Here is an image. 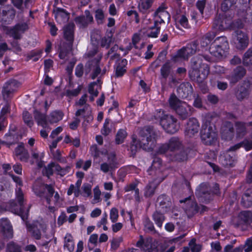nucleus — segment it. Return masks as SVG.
Here are the masks:
<instances>
[{
	"mask_svg": "<svg viewBox=\"0 0 252 252\" xmlns=\"http://www.w3.org/2000/svg\"><path fill=\"white\" fill-rule=\"evenodd\" d=\"M237 0H224L221 4V10L224 12L229 10L231 7L236 3Z\"/></svg>",
	"mask_w": 252,
	"mask_h": 252,
	"instance_id": "5fc2aeb1",
	"label": "nucleus"
},
{
	"mask_svg": "<svg viewBox=\"0 0 252 252\" xmlns=\"http://www.w3.org/2000/svg\"><path fill=\"white\" fill-rule=\"evenodd\" d=\"M196 195L200 198L202 202H209L213 199V193L210 185L206 183L200 184L196 191Z\"/></svg>",
	"mask_w": 252,
	"mask_h": 252,
	"instance_id": "1a4fd4ad",
	"label": "nucleus"
},
{
	"mask_svg": "<svg viewBox=\"0 0 252 252\" xmlns=\"http://www.w3.org/2000/svg\"><path fill=\"white\" fill-rule=\"evenodd\" d=\"M170 107L175 111L181 105L184 103V102L180 101L174 94H172L168 99Z\"/></svg>",
	"mask_w": 252,
	"mask_h": 252,
	"instance_id": "79ce46f5",
	"label": "nucleus"
},
{
	"mask_svg": "<svg viewBox=\"0 0 252 252\" xmlns=\"http://www.w3.org/2000/svg\"><path fill=\"white\" fill-rule=\"evenodd\" d=\"M156 189L155 184L153 183H150L145 188L144 196L146 197L152 196L155 193Z\"/></svg>",
	"mask_w": 252,
	"mask_h": 252,
	"instance_id": "603ef678",
	"label": "nucleus"
},
{
	"mask_svg": "<svg viewBox=\"0 0 252 252\" xmlns=\"http://www.w3.org/2000/svg\"><path fill=\"white\" fill-rule=\"evenodd\" d=\"M39 227L41 229L43 234L42 238H45L46 240H50L51 242L53 235L52 233H46V225L44 224L39 223Z\"/></svg>",
	"mask_w": 252,
	"mask_h": 252,
	"instance_id": "0e129e2a",
	"label": "nucleus"
},
{
	"mask_svg": "<svg viewBox=\"0 0 252 252\" xmlns=\"http://www.w3.org/2000/svg\"><path fill=\"white\" fill-rule=\"evenodd\" d=\"M216 36V34L215 32H209L206 33L201 39V45L202 47H206L211 43Z\"/></svg>",
	"mask_w": 252,
	"mask_h": 252,
	"instance_id": "a19ab883",
	"label": "nucleus"
},
{
	"mask_svg": "<svg viewBox=\"0 0 252 252\" xmlns=\"http://www.w3.org/2000/svg\"><path fill=\"white\" fill-rule=\"evenodd\" d=\"M202 73L198 74L194 77L190 78L192 80L195 81L198 85V86L203 94L208 93L209 89L207 86L206 79L209 74V68L205 66L201 69Z\"/></svg>",
	"mask_w": 252,
	"mask_h": 252,
	"instance_id": "9d476101",
	"label": "nucleus"
},
{
	"mask_svg": "<svg viewBox=\"0 0 252 252\" xmlns=\"http://www.w3.org/2000/svg\"><path fill=\"white\" fill-rule=\"evenodd\" d=\"M191 66L192 71L190 74V78L200 74L202 73L201 69L203 67L205 68V66L207 68H209L206 64H203L201 65V60L198 58H195L192 59Z\"/></svg>",
	"mask_w": 252,
	"mask_h": 252,
	"instance_id": "5701e85b",
	"label": "nucleus"
},
{
	"mask_svg": "<svg viewBox=\"0 0 252 252\" xmlns=\"http://www.w3.org/2000/svg\"><path fill=\"white\" fill-rule=\"evenodd\" d=\"M251 81L249 79H246L243 84L237 85L234 89V95L237 100L242 101L245 99L248 98L250 94V87L252 85Z\"/></svg>",
	"mask_w": 252,
	"mask_h": 252,
	"instance_id": "0eeeda50",
	"label": "nucleus"
},
{
	"mask_svg": "<svg viewBox=\"0 0 252 252\" xmlns=\"http://www.w3.org/2000/svg\"><path fill=\"white\" fill-rule=\"evenodd\" d=\"M99 59L88 62L85 65V73L86 75L92 71L91 75L92 79H94L101 72Z\"/></svg>",
	"mask_w": 252,
	"mask_h": 252,
	"instance_id": "4468645a",
	"label": "nucleus"
},
{
	"mask_svg": "<svg viewBox=\"0 0 252 252\" xmlns=\"http://www.w3.org/2000/svg\"><path fill=\"white\" fill-rule=\"evenodd\" d=\"M166 8L164 5H161L154 13V16L157 18L155 21H157L159 25L165 23L166 21L169 22L170 15L166 10Z\"/></svg>",
	"mask_w": 252,
	"mask_h": 252,
	"instance_id": "2eb2a0df",
	"label": "nucleus"
},
{
	"mask_svg": "<svg viewBox=\"0 0 252 252\" xmlns=\"http://www.w3.org/2000/svg\"><path fill=\"white\" fill-rule=\"evenodd\" d=\"M136 246L144 252H158L157 246L153 243V240L151 238L144 239L140 235V239L137 242Z\"/></svg>",
	"mask_w": 252,
	"mask_h": 252,
	"instance_id": "f8f14e48",
	"label": "nucleus"
},
{
	"mask_svg": "<svg viewBox=\"0 0 252 252\" xmlns=\"http://www.w3.org/2000/svg\"><path fill=\"white\" fill-rule=\"evenodd\" d=\"M227 51V50H223V48L220 47L218 48H216L215 49L213 50L212 44H211L209 48V52L210 54L218 58H220L223 56H225V53Z\"/></svg>",
	"mask_w": 252,
	"mask_h": 252,
	"instance_id": "a18cd8bd",
	"label": "nucleus"
},
{
	"mask_svg": "<svg viewBox=\"0 0 252 252\" xmlns=\"http://www.w3.org/2000/svg\"><path fill=\"white\" fill-rule=\"evenodd\" d=\"M245 252H250L252 251V236L248 238L244 245L242 246Z\"/></svg>",
	"mask_w": 252,
	"mask_h": 252,
	"instance_id": "774afa93",
	"label": "nucleus"
},
{
	"mask_svg": "<svg viewBox=\"0 0 252 252\" xmlns=\"http://www.w3.org/2000/svg\"><path fill=\"white\" fill-rule=\"evenodd\" d=\"M211 44H212L213 50L219 47L223 48V50H226L228 51L229 49L228 42L226 37L225 36L217 37Z\"/></svg>",
	"mask_w": 252,
	"mask_h": 252,
	"instance_id": "72a5a7b5",
	"label": "nucleus"
},
{
	"mask_svg": "<svg viewBox=\"0 0 252 252\" xmlns=\"http://www.w3.org/2000/svg\"><path fill=\"white\" fill-rule=\"evenodd\" d=\"M110 119H106L103 125V128L101 129V133L103 135H107L111 131V126H109Z\"/></svg>",
	"mask_w": 252,
	"mask_h": 252,
	"instance_id": "338daca9",
	"label": "nucleus"
},
{
	"mask_svg": "<svg viewBox=\"0 0 252 252\" xmlns=\"http://www.w3.org/2000/svg\"><path fill=\"white\" fill-rule=\"evenodd\" d=\"M32 189L37 196L44 198L47 203L50 204L51 198L53 197L55 192L52 185L45 184L39 181H36L33 185Z\"/></svg>",
	"mask_w": 252,
	"mask_h": 252,
	"instance_id": "7ed1b4c3",
	"label": "nucleus"
},
{
	"mask_svg": "<svg viewBox=\"0 0 252 252\" xmlns=\"http://www.w3.org/2000/svg\"><path fill=\"white\" fill-rule=\"evenodd\" d=\"M64 247H66L70 252H72L74 249V243L72 237L69 235L65 237Z\"/></svg>",
	"mask_w": 252,
	"mask_h": 252,
	"instance_id": "6e6d98bb",
	"label": "nucleus"
},
{
	"mask_svg": "<svg viewBox=\"0 0 252 252\" xmlns=\"http://www.w3.org/2000/svg\"><path fill=\"white\" fill-rule=\"evenodd\" d=\"M0 229L4 237L11 239L13 237L12 226L7 218H2L0 220Z\"/></svg>",
	"mask_w": 252,
	"mask_h": 252,
	"instance_id": "a211bd4d",
	"label": "nucleus"
},
{
	"mask_svg": "<svg viewBox=\"0 0 252 252\" xmlns=\"http://www.w3.org/2000/svg\"><path fill=\"white\" fill-rule=\"evenodd\" d=\"M218 134L215 127L206 122L202 126L200 131V137L202 143L205 145H213L217 140Z\"/></svg>",
	"mask_w": 252,
	"mask_h": 252,
	"instance_id": "20e7f679",
	"label": "nucleus"
},
{
	"mask_svg": "<svg viewBox=\"0 0 252 252\" xmlns=\"http://www.w3.org/2000/svg\"><path fill=\"white\" fill-rule=\"evenodd\" d=\"M98 235L96 234H93L91 235L88 244V247L90 251L92 250L93 248L96 245Z\"/></svg>",
	"mask_w": 252,
	"mask_h": 252,
	"instance_id": "e2e57ef3",
	"label": "nucleus"
},
{
	"mask_svg": "<svg viewBox=\"0 0 252 252\" xmlns=\"http://www.w3.org/2000/svg\"><path fill=\"white\" fill-rule=\"evenodd\" d=\"M183 143L181 139L176 136L171 137L168 141L160 145L157 151V153L159 154H164L167 151L174 153L176 151L180 150L183 148Z\"/></svg>",
	"mask_w": 252,
	"mask_h": 252,
	"instance_id": "39448f33",
	"label": "nucleus"
},
{
	"mask_svg": "<svg viewBox=\"0 0 252 252\" xmlns=\"http://www.w3.org/2000/svg\"><path fill=\"white\" fill-rule=\"evenodd\" d=\"M220 162L224 167H230L234 166V158L229 154H225L220 158Z\"/></svg>",
	"mask_w": 252,
	"mask_h": 252,
	"instance_id": "ea45409f",
	"label": "nucleus"
},
{
	"mask_svg": "<svg viewBox=\"0 0 252 252\" xmlns=\"http://www.w3.org/2000/svg\"><path fill=\"white\" fill-rule=\"evenodd\" d=\"M187 107H188V104L185 102L175 110L177 114L182 119H186L188 116V113L186 109Z\"/></svg>",
	"mask_w": 252,
	"mask_h": 252,
	"instance_id": "8fccbe9b",
	"label": "nucleus"
},
{
	"mask_svg": "<svg viewBox=\"0 0 252 252\" xmlns=\"http://www.w3.org/2000/svg\"><path fill=\"white\" fill-rule=\"evenodd\" d=\"M140 140L133 139L130 150L133 156L137 151L142 148L146 151H152L156 147L157 140L159 136V131L153 126H147L142 128L139 132Z\"/></svg>",
	"mask_w": 252,
	"mask_h": 252,
	"instance_id": "f257e3e1",
	"label": "nucleus"
},
{
	"mask_svg": "<svg viewBox=\"0 0 252 252\" xmlns=\"http://www.w3.org/2000/svg\"><path fill=\"white\" fill-rule=\"evenodd\" d=\"M242 61L243 64L246 66L252 65V47L249 48L247 52L245 53L243 57Z\"/></svg>",
	"mask_w": 252,
	"mask_h": 252,
	"instance_id": "49530a36",
	"label": "nucleus"
},
{
	"mask_svg": "<svg viewBox=\"0 0 252 252\" xmlns=\"http://www.w3.org/2000/svg\"><path fill=\"white\" fill-rule=\"evenodd\" d=\"M238 221L233 222L235 227H238L241 224L250 225L252 222V212L249 211L241 212L238 216Z\"/></svg>",
	"mask_w": 252,
	"mask_h": 252,
	"instance_id": "f3484780",
	"label": "nucleus"
},
{
	"mask_svg": "<svg viewBox=\"0 0 252 252\" xmlns=\"http://www.w3.org/2000/svg\"><path fill=\"white\" fill-rule=\"evenodd\" d=\"M236 34L237 36V40L238 41L237 48L240 50H244L248 45V37L244 32L241 31H237Z\"/></svg>",
	"mask_w": 252,
	"mask_h": 252,
	"instance_id": "bb28decb",
	"label": "nucleus"
},
{
	"mask_svg": "<svg viewBox=\"0 0 252 252\" xmlns=\"http://www.w3.org/2000/svg\"><path fill=\"white\" fill-rule=\"evenodd\" d=\"M55 18L60 23L65 22L69 18L68 13L63 9L58 8L54 11Z\"/></svg>",
	"mask_w": 252,
	"mask_h": 252,
	"instance_id": "473e14b6",
	"label": "nucleus"
},
{
	"mask_svg": "<svg viewBox=\"0 0 252 252\" xmlns=\"http://www.w3.org/2000/svg\"><path fill=\"white\" fill-rule=\"evenodd\" d=\"M172 71V65L169 61L165 62L161 66L160 72V80L161 81L163 80L164 82H166L167 78L170 75Z\"/></svg>",
	"mask_w": 252,
	"mask_h": 252,
	"instance_id": "2f4dec72",
	"label": "nucleus"
},
{
	"mask_svg": "<svg viewBox=\"0 0 252 252\" xmlns=\"http://www.w3.org/2000/svg\"><path fill=\"white\" fill-rule=\"evenodd\" d=\"M237 138H242L247 133L246 123L242 122H236L235 123Z\"/></svg>",
	"mask_w": 252,
	"mask_h": 252,
	"instance_id": "e433bc0d",
	"label": "nucleus"
},
{
	"mask_svg": "<svg viewBox=\"0 0 252 252\" xmlns=\"http://www.w3.org/2000/svg\"><path fill=\"white\" fill-rule=\"evenodd\" d=\"M164 168L161 159L158 157H155L154 158L151 166L147 170V172L150 175L154 177L155 180L160 183L164 179L163 175Z\"/></svg>",
	"mask_w": 252,
	"mask_h": 252,
	"instance_id": "423d86ee",
	"label": "nucleus"
},
{
	"mask_svg": "<svg viewBox=\"0 0 252 252\" xmlns=\"http://www.w3.org/2000/svg\"><path fill=\"white\" fill-rule=\"evenodd\" d=\"M72 45L70 43L63 45L59 53V57L61 59H64L67 54L72 50Z\"/></svg>",
	"mask_w": 252,
	"mask_h": 252,
	"instance_id": "864d4df0",
	"label": "nucleus"
},
{
	"mask_svg": "<svg viewBox=\"0 0 252 252\" xmlns=\"http://www.w3.org/2000/svg\"><path fill=\"white\" fill-rule=\"evenodd\" d=\"M157 203L159 205V208L163 212H167L170 210L171 203L168 198L165 194L159 195L157 198Z\"/></svg>",
	"mask_w": 252,
	"mask_h": 252,
	"instance_id": "393cba45",
	"label": "nucleus"
},
{
	"mask_svg": "<svg viewBox=\"0 0 252 252\" xmlns=\"http://www.w3.org/2000/svg\"><path fill=\"white\" fill-rule=\"evenodd\" d=\"M32 236L36 240H39L41 238V229L39 227V224L32 227L31 230Z\"/></svg>",
	"mask_w": 252,
	"mask_h": 252,
	"instance_id": "13d9d810",
	"label": "nucleus"
},
{
	"mask_svg": "<svg viewBox=\"0 0 252 252\" xmlns=\"http://www.w3.org/2000/svg\"><path fill=\"white\" fill-rule=\"evenodd\" d=\"M33 116L38 125L41 126L43 127H46L48 125V118L46 114L35 109L33 111Z\"/></svg>",
	"mask_w": 252,
	"mask_h": 252,
	"instance_id": "7c9ffc66",
	"label": "nucleus"
},
{
	"mask_svg": "<svg viewBox=\"0 0 252 252\" xmlns=\"http://www.w3.org/2000/svg\"><path fill=\"white\" fill-rule=\"evenodd\" d=\"M199 129V124L197 119L194 118L190 119V134H197Z\"/></svg>",
	"mask_w": 252,
	"mask_h": 252,
	"instance_id": "09e8293b",
	"label": "nucleus"
},
{
	"mask_svg": "<svg viewBox=\"0 0 252 252\" xmlns=\"http://www.w3.org/2000/svg\"><path fill=\"white\" fill-rule=\"evenodd\" d=\"M127 61L123 59L116 63L115 65V75L117 77L122 76L126 71Z\"/></svg>",
	"mask_w": 252,
	"mask_h": 252,
	"instance_id": "c9c22d12",
	"label": "nucleus"
},
{
	"mask_svg": "<svg viewBox=\"0 0 252 252\" xmlns=\"http://www.w3.org/2000/svg\"><path fill=\"white\" fill-rule=\"evenodd\" d=\"M28 29V25L27 23H18L9 30V34H10L14 39H20L21 34Z\"/></svg>",
	"mask_w": 252,
	"mask_h": 252,
	"instance_id": "412c9836",
	"label": "nucleus"
},
{
	"mask_svg": "<svg viewBox=\"0 0 252 252\" xmlns=\"http://www.w3.org/2000/svg\"><path fill=\"white\" fill-rule=\"evenodd\" d=\"M15 155L18 157L19 159L22 161L27 162L29 158V154L27 150L25 148L23 143H20L15 149Z\"/></svg>",
	"mask_w": 252,
	"mask_h": 252,
	"instance_id": "b1692460",
	"label": "nucleus"
},
{
	"mask_svg": "<svg viewBox=\"0 0 252 252\" xmlns=\"http://www.w3.org/2000/svg\"><path fill=\"white\" fill-rule=\"evenodd\" d=\"M157 21H154L153 26L147 28L145 31V34L148 37L156 38L158 36L160 31V26Z\"/></svg>",
	"mask_w": 252,
	"mask_h": 252,
	"instance_id": "c85d7f7f",
	"label": "nucleus"
},
{
	"mask_svg": "<svg viewBox=\"0 0 252 252\" xmlns=\"http://www.w3.org/2000/svg\"><path fill=\"white\" fill-rule=\"evenodd\" d=\"M31 155L32 160L31 161V163L33 164L35 162L39 167H42L43 165L42 159L44 157V154L42 152H38L36 150H32Z\"/></svg>",
	"mask_w": 252,
	"mask_h": 252,
	"instance_id": "c756f323",
	"label": "nucleus"
},
{
	"mask_svg": "<svg viewBox=\"0 0 252 252\" xmlns=\"http://www.w3.org/2000/svg\"><path fill=\"white\" fill-rule=\"evenodd\" d=\"M246 72V69L242 66L236 67L229 76L230 84L233 85L236 84L245 76Z\"/></svg>",
	"mask_w": 252,
	"mask_h": 252,
	"instance_id": "6ab92c4d",
	"label": "nucleus"
},
{
	"mask_svg": "<svg viewBox=\"0 0 252 252\" xmlns=\"http://www.w3.org/2000/svg\"><path fill=\"white\" fill-rule=\"evenodd\" d=\"M63 113L61 111H55L52 112L48 117V123H55L62 119Z\"/></svg>",
	"mask_w": 252,
	"mask_h": 252,
	"instance_id": "37998d69",
	"label": "nucleus"
},
{
	"mask_svg": "<svg viewBox=\"0 0 252 252\" xmlns=\"http://www.w3.org/2000/svg\"><path fill=\"white\" fill-rule=\"evenodd\" d=\"M177 122L173 116L164 115L160 119V124L167 133L174 134L178 129Z\"/></svg>",
	"mask_w": 252,
	"mask_h": 252,
	"instance_id": "6e6552de",
	"label": "nucleus"
},
{
	"mask_svg": "<svg viewBox=\"0 0 252 252\" xmlns=\"http://www.w3.org/2000/svg\"><path fill=\"white\" fill-rule=\"evenodd\" d=\"M70 167L69 166H67L65 168H62L61 166L57 164L56 165V171L58 172V174L61 176H63L68 173L70 170Z\"/></svg>",
	"mask_w": 252,
	"mask_h": 252,
	"instance_id": "69168bd1",
	"label": "nucleus"
},
{
	"mask_svg": "<svg viewBox=\"0 0 252 252\" xmlns=\"http://www.w3.org/2000/svg\"><path fill=\"white\" fill-rule=\"evenodd\" d=\"M154 0H140L138 8L139 11L143 14H148L150 12Z\"/></svg>",
	"mask_w": 252,
	"mask_h": 252,
	"instance_id": "f704fd0d",
	"label": "nucleus"
},
{
	"mask_svg": "<svg viewBox=\"0 0 252 252\" xmlns=\"http://www.w3.org/2000/svg\"><path fill=\"white\" fill-rule=\"evenodd\" d=\"M107 163L114 169L117 167L118 162L115 154L112 153L108 154Z\"/></svg>",
	"mask_w": 252,
	"mask_h": 252,
	"instance_id": "680f3d73",
	"label": "nucleus"
},
{
	"mask_svg": "<svg viewBox=\"0 0 252 252\" xmlns=\"http://www.w3.org/2000/svg\"><path fill=\"white\" fill-rule=\"evenodd\" d=\"M75 25L71 23H68L63 29L64 38L68 41V43H70L72 45L74 40V30Z\"/></svg>",
	"mask_w": 252,
	"mask_h": 252,
	"instance_id": "cd10ccee",
	"label": "nucleus"
},
{
	"mask_svg": "<svg viewBox=\"0 0 252 252\" xmlns=\"http://www.w3.org/2000/svg\"><path fill=\"white\" fill-rule=\"evenodd\" d=\"M95 18L98 25L102 24L104 23V14L101 9H97L95 11Z\"/></svg>",
	"mask_w": 252,
	"mask_h": 252,
	"instance_id": "bf43d9fd",
	"label": "nucleus"
},
{
	"mask_svg": "<svg viewBox=\"0 0 252 252\" xmlns=\"http://www.w3.org/2000/svg\"><path fill=\"white\" fill-rule=\"evenodd\" d=\"M85 15L78 16L75 18V22L82 28L87 27L94 22V18L89 10L85 11Z\"/></svg>",
	"mask_w": 252,
	"mask_h": 252,
	"instance_id": "4be33fe9",
	"label": "nucleus"
},
{
	"mask_svg": "<svg viewBox=\"0 0 252 252\" xmlns=\"http://www.w3.org/2000/svg\"><path fill=\"white\" fill-rule=\"evenodd\" d=\"M127 136V132L125 129H120L117 132L115 141L117 144H120L124 142L125 139Z\"/></svg>",
	"mask_w": 252,
	"mask_h": 252,
	"instance_id": "3c124183",
	"label": "nucleus"
},
{
	"mask_svg": "<svg viewBox=\"0 0 252 252\" xmlns=\"http://www.w3.org/2000/svg\"><path fill=\"white\" fill-rule=\"evenodd\" d=\"M231 24V21L227 18L217 16L214 20L212 27L216 31H222L228 29Z\"/></svg>",
	"mask_w": 252,
	"mask_h": 252,
	"instance_id": "dca6fc26",
	"label": "nucleus"
},
{
	"mask_svg": "<svg viewBox=\"0 0 252 252\" xmlns=\"http://www.w3.org/2000/svg\"><path fill=\"white\" fill-rule=\"evenodd\" d=\"M112 34L102 37L100 41V46L106 49L109 48L110 44L112 42Z\"/></svg>",
	"mask_w": 252,
	"mask_h": 252,
	"instance_id": "4d7b16f0",
	"label": "nucleus"
},
{
	"mask_svg": "<svg viewBox=\"0 0 252 252\" xmlns=\"http://www.w3.org/2000/svg\"><path fill=\"white\" fill-rule=\"evenodd\" d=\"M5 252H22L21 247L14 241L7 244Z\"/></svg>",
	"mask_w": 252,
	"mask_h": 252,
	"instance_id": "de8ad7c7",
	"label": "nucleus"
},
{
	"mask_svg": "<svg viewBox=\"0 0 252 252\" xmlns=\"http://www.w3.org/2000/svg\"><path fill=\"white\" fill-rule=\"evenodd\" d=\"M23 119L26 124L30 127L33 125V121L32 115L28 111H24L23 113Z\"/></svg>",
	"mask_w": 252,
	"mask_h": 252,
	"instance_id": "052dcab7",
	"label": "nucleus"
},
{
	"mask_svg": "<svg viewBox=\"0 0 252 252\" xmlns=\"http://www.w3.org/2000/svg\"><path fill=\"white\" fill-rule=\"evenodd\" d=\"M235 133L233 124L229 121L224 122L221 126L220 134L221 138L226 141L231 140Z\"/></svg>",
	"mask_w": 252,
	"mask_h": 252,
	"instance_id": "ddd939ff",
	"label": "nucleus"
},
{
	"mask_svg": "<svg viewBox=\"0 0 252 252\" xmlns=\"http://www.w3.org/2000/svg\"><path fill=\"white\" fill-rule=\"evenodd\" d=\"M241 204L245 208L252 206V189H249L246 190L242 197Z\"/></svg>",
	"mask_w": 252,
	"mask_h": 252,
	"instance_id": "4c0bfd02",
	"label": "nucleus"
},
{
	"mask_svg": "<svg viewBox=\"0 0 252 252\" xmlns=\"http://www.w3.org/2000/svg\"><path fill=\"white\" fill-rule=\"evenodd\" d=\"M179 151V153L170 155V159L171 160L180 162L187 160L188 153L185 150L184 146L182 149H180Z\"/></svg>",
	"mask_w": 252,
	"mask_h": 252,
	"instance_id": "58836bf2",
	"label": "nucleus"
},
{
	"mask_svg": "<svg viewBox=\"0 0 252 252\" xmlns=\"http://www.w3.org/2000/svg\"><path fill=\"white\" fill-rule=\"evenodd\" d=\"M188 47H183L179 50L177 53L172 56L171 60L174 62H178L182 60H188L189 52Z\"/></svg>",
	"mask_w": 252,
	"mask_h": 252,
	"instance_id": "a878e982",
	"label": "nucleus"
},
{
	"mask_svg": "<svg viewBox=\"0 0 252 252\" xmlns=\"http://www.w3.org/2000/svg\"><path fill=\"white\" fill-rule=\"evenodd\" d=\"M15 16V13L11 8L0 7V22L2 24H8Z\"/></svg>",
	"mask_w": 252,
	"mask_h": 252,
	"instance_id": "aec40b11",
	"label": "nucleus"
},
{
	"mask_svg": "<svg viewBox=\"0 0 252 252\" xmlns=\"http://www.w3.org/2000/svg\"><path fill=\"white\" fill-rule=\"evenodd\" d=\"M152 218L157 225L159 228H161L162 227V223L165 220V216L164 215L159 212L156 211L153 213Z\"/></svg>",
	"mask_w": 252,
	"mask_h": 252,
	"instance_id": "c03bdc74",
	"label": "nucleus"
},
{
	"mask_svg": "<svg viewBox=\"0 0 252 252\" xmlns=\"http://www.w3.org/2000/svg\"><path fill=\"white\" fill-rule=\"evenodd\" d=\"M20 85L19 82L14 79L10 80L6 82L2 91L3 99L6 100L11 97L13 94L17 91Z\"/></svg>",
	"mask_w": 252,
	"mask_h": 252,
	"instance_id": "9b49d317",
	"label": "nucleus"
},
{
	"mask_svg": "<svg viewBox=\"0 0 252 252\" xmlns=\"http://www.w3.org/2000/svg\"><path fill=\"white\" fill-rule=\"evenodd\" d=\"M16 197L20 208L14 201H11L6 205H0V215L6 211H9L18 215L24 221H25L28 219L30 206H29L27 209L25 208L24 194L20 188L16 189Z\"/></svg>",
	"mask_w": 252,
	"mask_h": 252,
	"instance_id": "f03ea898",
	"label": "nucleus"
}]
</instances>
